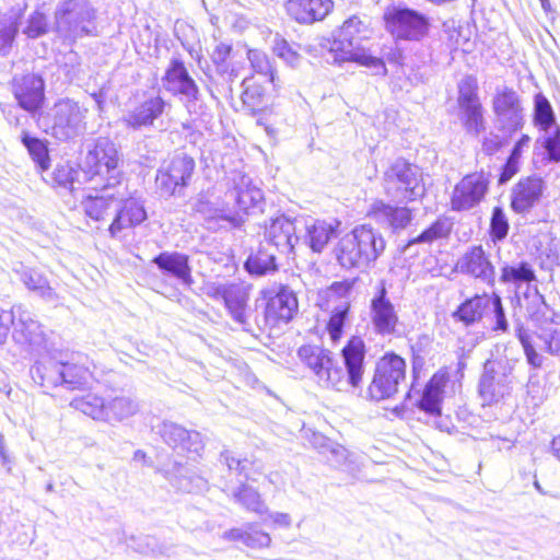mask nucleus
I'll list each match as a JSON object with an SVG mask.
<instances>
[{
  "mask_svg": "<svg viewBox=\"0 0 560 560\" xmlns=\"http://www.w3.org/2000/svg\"><path fill=\"white\" fill-rule=\"evenodd\" d=\"M545 188L538 175L521 178L511 190V209L520 214L529 212L539 202Z\"/></svg>",
  "mask_w": 560,
  "mask_h": 560,
  "instance_id": "5701e85b",
  "label": "nucleus"
},
{
  "mask_svg": "<svg viewBox=\"0 0 560 560\" xmlns=\"http://www.w3.org/2000/svg\"><path fill=\"white\" fill-rule=\"evenodd\" d=\"M365 343L360 337H351L341 350L343 362L342 378L345 383L334 386L336 390H346L349 386L360 387L365 371Z\"/></svg>",
  "mask_w": 560,
  "mask_h": 560,
  "instance_id": "aec40b11",
  "label": "nucleus"
},
{
  "mask_svg": "<svg viewBox=\"0 0 560 560\" xmlns=\"http://www.w3.org/2000/svg\"><path fill=\"white\" fill-rule=\"evenodd\" d=\"M298 355L314 373L320 386L334 388L345 383L342 366L338 364L331 351L319 346L304 345L299 349Z\"/></svg>",
  "mask_w": 560,
  "mask_h": 560,
  "instance_id": "4468645a",
  "label": "nucleus"
},
{
  "mask_svg": "<svg viewBox=\"0 0 560 560\" xmlns=\"http://www.w3.org/2000/svg\"><path fill=\"white\" fill-rule=\"evenodd\" d=\"M494 128L505 136H514L525 125V108L521 95L510 86L497 89L492 98Z\"/></svg>",
  "mask_w": 560,
  "mask_h": 560,
  "instance_id": "1a4fd4ad",
  "label": "nucleus"
},
{
  "mask_svg": "<svg viewBox=\"0 0 560 560\" xmlns=\"http://www.w3.org/2000/svg\"><path fill=\"white\" fill-rule=\"evenodd\" d=\"M386 196L397 203H408L422 198L425 188L421 170L402 158L396 159L384 172Z\"/></svg>",
  "mask_w": 560,
  "mask_h": 560,
  "instance_id": "423d86ee",
  "label": "nucleus"
},
{
  "mask_svg": "<svg viewBox=\"0 0 560 560\" xmlns=\"http://www.w3.org/2000/svg\"><path fill=\"white\" fill-rule=\"evenodd\" d=\"M358 278L343 279L341 281H334L324 292L327 302L331 301H349Z\"/></svg>",
  "mask_w": 560,
  "mask_h": 560,
  "instance_id": "680f3d73",
  "label": "nucleus"
},
{
  "mask_svg": "<svg viewBox=\"0 0 560 560\" xmlns=\"http://www.w3.org/2000/svg\"><path fill=\"white\" fill-rule=\"evenodd\" d=\"M25 7H12L0 20V55L9 54L19 33V26L24 15Z\"/></svg>",
  "mask_w": 560,
  "mask_h": 560,
  "instance_id": "79ce46f5",
  "label": "nucleus"
},
{
  "mask_svg": "<svg viewBox=\"0 0 560 560\" xmlns=\"http://www.w3.org/2000/svg\"><path fill=\"white\" fill-rule=\"evenodd\" d=\"M369 34L366 23L358 15H352L332 32L329 50L336 62L354 61L369 68L374 75H385L387 69L384 60L362 46L363 40L369 39Z\"/></svg>",
  "mask_w": 560,
  "mask_h": 560,
  "instance_id": "f03ea898",
  "label": "nucleus"
},
{
  "mask_svg": "<svg viewBox=\"0 0 560 560\" xmlns=\"http://www.w3.org/2000/svg\"><path fill=\"white\" fill-rule=\"evenodd\" d=\"M491 174L480 171L464 176L453 189L451 197L452 209L467 211L477 207L489 190Z\"/></svg>",
  "mask_w": 560,
  "mask_h": 560,
  "instance_id": "a211bd4d",
  "label": "nucleus"
},
{
  "mask_svg": "<svg viewBox=\"0 0 560 560\" xmlns=\"http://www.w3.org/2000/svg\"><path fill=\"white\" fill-rule=\"evenodd\" d=\"M406 380V362L390 352L382 357L375 366L373 380L368 388L371 399L380 401L392 398Z\"/></svg>",
  "mask_w": 560,
  "mask_h": 560,
  "instance_id": "9b49d317",
  "label": "nucleus"
},
{
  "mask_svg": "<svg viewBox=\"0 0 560 560\" xmlns=\"http://www.w3.org/2000/svg\"><path fill=\"white\" fill-rule=\"evenodd\" d=\"M21 143L27 150L31 160L34 162L37 171L40 173L50 167V156L48 141L32 136L27 130H23L20 136Z\"/></svg>",
  "mask_w": 560,
  "mask_h": 560,
  "instance_id": "c03bdc74",
  "label": "nucleus"
},
{
  "mask_svg": "<svg viewBox=\"0 0 560 560\" xmlns=\"http://www.w3.org/2000/svg\"><path fill=\"white\" fill-rule=\"evenodd\" d=\"M60 386L69 390L81 389L89 384L91 373L88 368L62 361Z\"/></svg>",
  "mask_w": 560,
  "mask_h": 560,
  "instance_id": "603ef678",
  "label": "nucleus"
},
{
  "mask_svg": "<svg viewBox=\"0 0 560 560\" xmlns=\"http://www.w3.org/2000/svg\"><path fill=\"white\" fill-rule=\"evenodd\" d=\"M371 214L376 222L393 231L406 229L412 221V211L408 207L392 206L383 201L373 203Z\"/></svg>",
  "mask_w": 560,
  "mask_h": 560,
  "instance_id": "72a5a7b5",
  "label": "nucleus"
},
{
  "mask_svg": "<svg viewBox=\"0 0 560 560\" xmlns=\"http://www.w3.org/2000/svg\"><path fill=\"white\" fill-rule=\"evenodd\" d=\"M155 433L166 445L179 454L192 453L199 456L205 447L202 436L198 431L187 430L173 421L164 420L159 423L155 427Z\"/></svg>",
  "mask_w": 560,
  "mask_h": 560,
  "instance_id": "6ab92c4d",
  "label": "nucleus"
},
{
  "mask_svg": "<svg viewBox=\"0 0 560 560\" xmlns=\"http://www.w3.org/2000/svg\"><path fill=\"white\" fill-rule=\"evenodd\" d=\"M220 296L233 318L244 330L252 331L254 324V311L247 312V294L237 285L220 287L217 289Z\"/></svg>",
  "mask_w": 560,
  "mask_h": 560,
  "instance_id": "a878e982",
  "label": "nucleus"
},
{
  "mask_svg": "<svg viewBox=\"0 0 560 560\" xmlns=\"http://www.w3.org/2000/svg\"><path fill=\"white\" fill-rule=\"evenodd\" d=\"M247 58L256 73L266 77L267 81L276 85V69L266 52L259 49H248Z\"/></svg>",
  "mask_w": 560,
  "mask_h": 560,
  "instance_id": "4d7b16f0",
  "label": "nucleus"
},
{
  "mask_svg": "<svg viewBox=\"0 0 560 560\" xmlns=\"http://www.w3.org/2000/svg\"><path fill=\"white\" fill-rule=\"evenodd\" d=\"M128 548L141 555H155L158 551V540L149 535L130 536L125 538Z\"/></svg>",
  "mask_w": 560,
  "mask_h": 560,
  "instance_id": "e2e57ef3",
  "label": "nucleus"
},
{
  "mask_svg": "<svg viewBox=\"0 0 560 560\" xmlns=\"http://www.w3.org/2000/svg\"><path fill=\"white\" fill-rule=\"evenodd\" d=\"M542 132L536 142L546 151L548 162L560 163V126Z\"/></svg>",
  "mask_w": 560,
  "mask_h": 560,
  "instance_id": "bf43d9fd",
  "label": "nucleus"
},
{
  "mask_svg": "<svg viewBox=\"0 0 560 560\" xmlns=\"http://www.w3.org/2000/svg\"><path fill=\"white\" fill-rule=\"evenodd\" d=\"M339 221L327 222L324 220L306 221L302 219L301 228L306 231V244L314 253H322L328 243L337 237Z\"/></svg>",
  "mask_w": 560,
  "mask_h": 560,
  "instance_id": "f704fd0d",
  "label": "nucleus"
},
{
  "mask_svg": "<svg viewBox=\"0 0 560 560\" xmlns=\"http://www.w3.org/2000/svg\"><path fill=\"white\" fill-rule=\"evenodd\" d=\"M18 279L32 292L47 301H54L56 293L39 271L21 265L14 269Z\"/></svg>",
  "mask_w": 560,
  "mask_h": 560,
  "instance_id": "37998d69",
  "label": "nucleus"
},
{
  "mask_svg": "<svg viewBox=\"0 0 560 560\" xmlns=\"http://www.w3.org/2000/svg\"><path fill=\"white\" fill-rule=\"evenodd\" d=\"M96 194L86 195L82 200V208L86 217L94 221L105 220L108 210L114 202H118L120 192L117 186H106V184H98V189L94 190Z\"/></svg>",
  "mask_w": 560,
  "mask_h": 560,
  "instance_id": "c85d7f7f",
  "label": "nucleus"
},
{
  "mask_svg": "<svg viewBox=\"0 0 560 560\" xmlns=\"http://www.w3.org/2000/svg\"><path fill=\"white\" fill-rule=\"evenodd\" d=\"M235 199L236 211L243 219L245 215H252L262 212L265 205L262 191L249 184L236 187L232 192Z\"/></svg>",
  "mask_w": 560,
  "mask_h": 560,
  "instance_id": "ea45409f",
  "label": "nucleus"
},
{
  "mask_svg": "<svg viewBox=\"0 0 560 560\" xmlns=\"http://www.w3.org/2000/svg\"><path fill=\"white\" fill-rule=\"evenodd\" d=\"M165 478L174 488L187 493L201 492L208 487V481L203 477L177 462L165 470Z\"/></svg>",
  "mask_w": 560,
  "mask_h": 560,
  "instance_id": "4c0bfd02",
  "label": "nucleus"
},
{
  "mask_svg": "<svg viewBox=\"0 0 560 560\" xmlns=\"http://www.w3.org/2000/svg\"><path fill=\"white\" fill-rule=\"evenodd\" d=\"M161 83L168 94L184 103L189 113L196 112L197 104L201 101V92L182 58H171Z\"/></svg>",
  "mask_w": 560,
  "mask_h": 560,
  "instance_id": "9d476101",
  "label": "nucleus"
},
{
  "mask_svg": "<svg viewBox=\"0 0 560 560\" xmlns=\"http://www.w3.org/2000/svg\"><path fill=\"white\" fill-rule=\"evenodd\" d=\"M334 8L332 0H288L287 11L299 23L322 21Z\"/></svg>",
  "mask_w": 560,
  "mask_h": 560,
  "instance_id": "473e14b6",
  "label": "nucleus"
},
{
  "mask_svg": "<svg viewBox=\"0 0 560 560\" xmlns=\"http://www.w3.org/2000/svg\"><path fill=\"white\" fill-rule=\"evenodd\" d=\"M232 51L233 47L231 44L217 42L210 54V59L214 66L215 73L228 82H233L238 75V71L229 61Z\"/></svg>",
  "mask_w": 560,
  "mask_h": 560,
  "instance_id": "a18cd8bd",
  "label": "nucleus"
},
{
  "mask_svg": "<svg viewBox=\"0 0 560 560\" xmlns=\"http://www.w3.org/2000/svg\"><path fill=\"white\" fill-rule=\"evenodd\" d=\"M88 109L78 102L66 98L58 101L49 113V125L46 132L59 141L73 139L85 130Z\"/></svg>",
  "mask_w": 560,
  "mask_h": 560,
  "instance_id": "f8f14e48",
  "label": "nucleus"
},
{
  "mask_svg": "<svg viewBox=\"0 0 560 560\" xmlns=\"http://www.w3.org/2000/svg\"><path fill=\"white\" fill-rule=\"evenodd\" d=\"M159 271L167 277L178 280L186 287L194 283L189 256L180 252H161L152 259Z\"/></svg>",
  "mask_w": 560,
  "mask_h": 560,
  "instance_id": "393cba45",
  "label": "nucleus"
},
{
  "mask_svg": "<svg viewBox=\"0 0 560 560\" xmlns=\"http://www.w3.org/2000/svg\"><path fill=\"white\" fill-rule=\"evenodd\" d=\"M499 281L503 284H514L520 288L522 284H527L528 288L532 282L537 281L535 269L532 264L526 260L516 262H505L500 268Z\"/></svg>",
  "mask_w": 560,
  "mask_h": 560,
  "instance_id": "a19ab883",
  "label": "nucleus"
},
{
  "mask_svg": "<svg viewBox=\"0 0 560 560\" xmlns=\"http://www.w3.org/2000/svg\"><path fill=\"white\" fill-rule=\"evenodd\" d=\"M513 326L514 334L523 347L527 363L534 369L541 368L544 357L537 352L529 330L524 327L520 319H515Z\"/></svg>",
  "mask_w": 560,
  "mask_h": 560,
  "instance_id": "864d4df0",
  "label": "nucleus"
},
{
  "mask_svg": "<svg viewBox=\"0 0 560 560\" xmlns=\"http://www.w3.org/2000/svg\"><path fill=\"white\" fill-rule=\"evenodd\" d=\"M121 165L117 145L109 138L100 137L88 144L81 170L90 184L89 189L97 190L98 184H106L107 187L120 185Z\"/></svg>",
  "mask_w": 560,
  "mask_h": 560,
  "instance_id": "7ed1b4c3",
  "label": "nucleus"
},
{
  "mask_svg": "<svg viewBox=\"0 0 560 560\" xmlns=\"http://www.w3.org/2000/svg\"><path fill=\"white\" fill-rule=\"evenodd\" d=\"M272 50L291 67H296L301 60V55L284 38L276 37Z\"/></svg>",
  "mask_w": 560,
  "mask_h": 560,
  "instance_id": "0e129e2a",
  "label": "nucleus"
},
{
  "mask_svg": "<svg viewBox=\"0 0 560 560\" xmlns=\"http://www.w3.org/2000/svg\"><path fill=\"white\" fill-rule=\"evenodd\" d=\"M62 361L50 354L40 355L30 369V375L44 393L60 386Z\"/></svg>",
  "mask_w": 560,
  "mask_h": 560,
  "instance_id": "c756f323",
  "label": "nucleus"
},
{
  "mask_svg": "<svg viewBox=\"0 0 560 560\" xmlns=\"http://www.w3.org/2000/svg\"><path fill=\"white\" fill-rule=\"evenodd\" d=\"M24 34L28 38H38L48 32L47 16L39 11H34L27 19V25Z\"/></svg>",
  "mask_w": 560,
  "mask_h": 560,
  "instance_id": "69168bd1",
  "label": "nucleus"
},
{
  "mask_svg": "<svg viewBox=\"0 0 560 560\" xmlns=\"http://www.w3.org/2000/svg\"><path fill=\"white\" fill-rule=\"evenodd\" d=\"M385 247L386 242L377 229L360 224L339 238L334 254L341 268L363 271L374 267Z\"/></svg>",
  "mask_w": 560,
  "mask_h": 560,
  "instance_id": "f257e3e1",
  "label": "nucleus"
},
{
  "mask_svg": "<svg viewBox=\"0 0 560 560\" xmlns=\"http://www.w3.org/2000/svg\"><path fill=\"white\" fill-rule=\"evenodd\" d=\"M452 226L453 224L447 218H439L429 228L423 230L418 236L410 238L401 247V252L407 254L413 245L431 244L436 240L446 238L452 232Z\"/></svg>",
  "mask_w": 560,
  "mask_h": 560,
  "instance_id": "49530a36",
  "label": "nucleus"
},
{
  "mask_svg": "<svg viewBox=\"0 0 560 560\" xmlns=\"http://www.w3.org/2000/svg\"><path fill=\"white\" fill-rule=\"evenodd\" d=\"M524 299L527 317L537 327L538 331L546 328V326L559 325L557 322L559 316L547 304L545 296L539 293L536 285L526 289Z\"/></svg>",
  "mask_w": 560,
  "mask_h": 560,
  "instance_id": "7c9ffc66",
  "label": "nucleus"
},
{
  "mask_svg": "<svg viewBox=\"0 0 560 560\" xmlns=\"http://www.w3.org/2000/svg\"><path fill=\"white\" fill-rule=\"evenodd\" d=\"M517 360L500 357L483 363L478 382V395L483 405L498 404L510 396L515 383L514 370Z\"/></svg>",
  "mask_w": 560,
  "mask_h": 560,
  "instance_id": "0eeeda50",
  "label": "nucleus"
},
{
  "mask_svg": "<svg viewBox=\"0 0 560 560\" xmlns=\"http://www.w3.org/2000/svg\"><path fill=\"white\" fill-rule=\"evenodd\" d=\"M298 298L288 285L262 291L261 298L255 302L254 325L264 332L281 323H289L298 313Z\"/></svg>",
  "mask_w": 560,
  "mask_h": 560,
  "instance_id": "39448f33",
  "label": "nucleus"
},
{
  "mask_svg": "<svg viewBox=\"0 0 560 560\" xmlns=\"http://www.w3.org/2000/svg\"><path fill=\"white\" fill-rule=\"evenodd\" d=\"M232 498L247 511L260 515L268 513V508L261 499L260 493L245 481H242L241 485L233 490Z\"/></svg>",
  "mask_w": 560,
  "mask_h": 560,
  "instance_id": "09e8293b",
  "label": "nucleus"
},
{
  "mask_svg": "<svg viewBox=\"0 0 560 560\" xmlns=\"http://www.w3.org/2000/svg\"><path fill=\"white\" fill-rule=\"evenodd\" d=\"M122 196L124 195L120 194L118 200L120 205L117 208L116 215L108 228V232L112 237L117 236V234L125 229L141 224L148 217L141 199L135 197L122 199Z\"/></svg>",
  "mask_w": 560,
  "mask_h": 560,
  "instance_id": "bb28decb",
  "label": "nucleus"
},
{
  "mask_svg": "<svg viewBox=\"0 0 560 560\" xmlns=\"http://www.w3.org/2000/svg\"><path fill=\"white\" fill-rule=\"evenodd\" d=\"M44 80L36 74H26L14 79L13 93L19 105L27 110H37L44 101Z\"/></svg>",
  "mask_w": 560,
  "mask_h": 560,
  "instance_id": "cd10ccee",
  "label": "nucleus"
},
{
  "mask_svg": "<svg viewBox=\"0 0 560 560\" xmlns=\"http://www.w3.org/2000/svg\"><path fill=\"white\" fill-rule=\"evenodd\" d=\"M459 119L468 135L478 136L486 129L482 104L478 86L472 77L464 78L458 84Z\"/></svg>",
  "mask_w": 560,
  "mask_h": 560,
  "instance_id": "dca6fc26",
  "label": "nucleus"
},
{
  "mask_svg": "<svg viewBox=\"0 0 560 560\" xmlns=\"http://www.w3.org/2000/svg\"><path fill=\"white\" fill-rule=\"evenodd\" d=\"M447 377L444 374H434L427 383L416 406L431 416L441 415V402Z\"/></svg>",
  "mask_w": 560,
  "mask_h": 560,
  "instance_id": "58836bf2",
  "label": "nucleus"
},
{
  "mask_svg": "<svg viewBox=\"0 0 560 560\" xmlns=\"http://www.w3.org/2000/svg\"><path fill=\"white\" fill-rule=\"evenodd\" d=\"M386 30L397 39L421 40L429 32L425 14L402 5H392L384 12Z\"/></svg>",
  "mask_w": 560,
  "mask_h": 560,
  "instance_id": "ddd939ff",
  "label": "nucleus"
},
{
  "mask_svg": "<svg viewBox=\"0 0 560 560\" xmlns=\"http://www.w3.org/2000/svg\"><path fill=\"white\" fill-rule=\"evenodd\" d=\"M513 136H505L503 132H489L483 137L481 142V150L486 155H493L498 153Z\"/></svg>",
  "mask_w": 560,
  "mask_h": 560,
  "instance_id": "338daca9",
  "label": "nucleus"
},
{
  "mask_svg": "<svg viewBox=\"0 0 560 560\" xmlns=\"http://www.w3.org/2000/svg\"><path fill=\"white\" fill-rule=\"evenodd\" d=\"M370 317L373 329L377 335L385 337L397 334L399 317L394 304L387 296V290L384 282H381L377 291L371 300Z\"/></svg>",
  "mask_w": 560,
  "mask_h": 560,
  "instance_id": "412c9836",
  "label": "nucleus"
},
{
  "mask_svg": "<svg viewBox=\"0 0 560 560\" xmlns=\"http://www.w3.org/2000/svg\"><path fill=\"white\" fill-rule=\"evenodd\" d=\"M19 308L12 325V339L27 351L37 350L45 342V335L39 323L32 318L31 313L22 306Z\"/></svg>",
  "mask_w": 560,
  "mask_h": 560,
  "instance_id": "b1692460",
  "label": "nucleus"
},
{
  "mask_svg": "<svg viewBox=\"0 0 560 560\" xmlns=\"http://www.w3.org/2000/svg\"><path fill=\"white\" fill-rule=\"evenodd\" d=\"M557 326H546V328L536 332V338L541 342L539 349L551 355H560V328Z\"/></svg>",
  "mask_w": 560,
  "mask_h": 560,
  "instance_id": "052dcab7",
  "label": "nucleus"
},
{
  "mask_svg": "<svg viewBox=\"0 0 560 560\" xmlns=\"http://www.w3.org/2000/svg\"><path fill=\"white\" fill-rule=\"evenodd\" d=\"M491 325V330L495 332H508L510 324L506 318L505 310L501 296L493 292L490 294L489 311L486 315Z\"/></svg>",
  "mask_w": 560,
  "mask_h": 560,
  "instance_id": "6e6d98bb",
  "label": "nucleus"
},
{
  "mask_svg": "<svg viewBox=\"0 0 560 560\" xmlns=\"http://www.w3.org/2000/svg\"><path fill=\"white\" fill-rule=\"evenodd\" d=\"M490 294H475L462 302L452 313L455 322L464 324L466 327L480 323L489 311Z\"/></svg>",
  "mask_w": 560,
  "mask_h": 560,
  "instance_id": "e433bc0d",
  "label": "nucleus"
},
{
  "mask_svg": "<svg viewBox=\"0 0 560 560\" xmlns=\"http://www.w3.org/2000/svg\"><path fill=\"white\" fill-rule=\"evenodd\" d=\"M454 268L457 272L478 280L489 288L495 285V266L491 259V254L482 245L467 247L457 259Z\"/></svg>",
  "mask_w": 560,
  "mask_h": 560,
  "instance_id": "f3484780",
  "label": "nucleus"
},
{
  "mask_svg": "<svg viewBox=\"0 0 560 560\" xmlns=\"http://www.w3.org/2000/svg\"><path fill=\"white\" fill-rule=\"evenodd\" d=\"M510 231V223L502 207H494L490 218L489 235L497 244L504 241Z\"/></svg>",
  "mask_w": 560,
  "mask_h": 560,
  "instance_id": "13d9d810",
  "label": "nucleus"
},
{
  "mask_svg": "<svg viewBox=\"0 0 560 560\" xmlns=\"http://www.w3.org/2000/svg\"><path fill=\"white\" fill-rule=\"evenodd\" d=\"M195 211L203 218L205 226L210 231L240 228L243 224V218L240 214H232L231 211L214 207L203 198L197 200Z\"/></svg>",
  "mask_w": 560,
  "mask_h": 560,
  "instance_id": "2f4dec72",
  "label": "nucleus"
},
{
  "mask_svg": "<svg viewBox=\"0 0 560 560\" xmlns=\"http://www.w3.org/2000/svg\"><path fill=\"white\" fill-rule=\"evenodd\" d=\"M301 224L302 219H291L285 214L270 218L264 224L262 242L287 258L294 257V248L300 242L298 231H300Z\"/></svg>",
  "mask_w": 560,
  "mask_h": 560,
  "instance_id": "2eb2a0df",
  "label": "nucleus"
},
{
  "mask_svg": "<svg viewBox=\"0 0 560 560\" xmlns=\"http://www.w3.org/2000/svg\"><path fill=\"white\" fill-rule=\"evenodd\" d=\"M349 310L350 301H342L338 302L331 311V315L327 323V331L334 342L339 341L343 334V328L348 320Z\"/></svg>",
  "mask_w": 560,
  "mask_h": 560,
  "instance_id": "5fc2aeb1",
  "label": "nucleus"
},
{
  "mask_svg": "<svg viewBox=\"0 0 560 560\" xmlns=\"http://www.w3.org/2000/svg\"><path fill=\"white\" fill-rule=\"evenodd\" d=\"M70 406L94 420L105 421V417L107 416L105 412L106 400L94 393L74 397L70 401Z\"/></svg>",
  "mask_w": 560,
  "mask_h": 560,
  "instance_id": "8fccbe9b",
  "label": "nucleus"
},
{
  "mask_svg": "<svg viewBox=\"0 0 560 560\" xmlns=\"http://www.w3.org/2000/svg\"><path fill=\"white\" fill-rule=\"evenodd\" d=\"M271 538L268 533L257 529L254 525L246 527L244 545L253 549L269 547Z\"/></svg>",
  "mask_w": 560,
  "mask_h": 560,
  "instance_id": "774afa93",
  "label": "nucleus"
},
{
  "mask_svg": "<svg viewBox=\"0 0 560 560\" xmlns=\"http://www.w3.org/2000/svg\"><path fill=\"white\" fill-rule=\"evenodd\" d=\"M54 33L62 45L96 35V10L88 0H62L55 11Z\"/></svg>",
  "mask_w": 560,
  "mask_h": 560,
  "instance_id": "20e7f679",
  "label": "nucleus"
},
{
  "mask_svg": "<svg viewBox=\"0 0 560 560\" xmlns=\"http://www.w3.org/2000/svg\"><path fill=\"white\" fill-rule=\"evenodd\" d=\"M166 107V102L160 95H144L141 101L128 109L122 118V124L132 130L152 127Z\"/></svg>",
  "mask_w": 560,
  "mask_h": 560,
  "instance_id": "4be33fe9",
  "label": "nucleus"
},
{
  "mask_svg": "<svg viewBox=\"0 0 560 560\" xmlns=\"http://www.w3.org/2000/svg\"><path fill=\"white\" fill-rule=\"evenodd\" d=\"M533 124L540 131H548L559 126L549 100L541 92L534 96Z\"/></svg>",
  "mask_w": 560,
  "mask_h": 560,
  "instance_id": "3c124183",
  "label": "nucleus"
},
{
  "mask_svg": "<svg viewBox=\"0 0 560 560\" xmlns=\"http://www.w3.org/2000/svg\"><path fill=\"white\" fill-rule=\"evenodd\" d=\"M260 241L256 248H252L244 261V269L253 277H264L278 270L275 249Z\"/></svg>",
  "mask_w": 560,
  "mask_h": 560,
  "instance_id": "c9c22d12",
  "label": "nucleus"
},
{
  "mask_svg": "<svg viewBox=\"0 0 560 560\" xmlns=\"http://www.w3.org/2000/svg\"><path fill=\"white\" fill-rule=\"evenodd\" d=\"M139 411V402L131 396H116L106 401L105 422H120Z\"/></svg>",
  "mask_w": 560,
  "mask_h": 560,
  "instance_id": "de8ad7c7",
  "label": "nucleus"
},
{
  "mask_svg": "<svg viewBox=\"0 0 560 560\" xmlns=\"http://www.w3.org/2000/svg\"><path fill=\"white\" fill-rule=\"evenodd\" d=\"M195 160L186 153H177L164 161L156 171L155 186L164 198L182 197L195 174Z\"/></svg>",
  "mask_w": 560,
  "mask_h": 560,
  "instance_id": "6e6552de",
  "label": "nucleus"
}]
</instances>
